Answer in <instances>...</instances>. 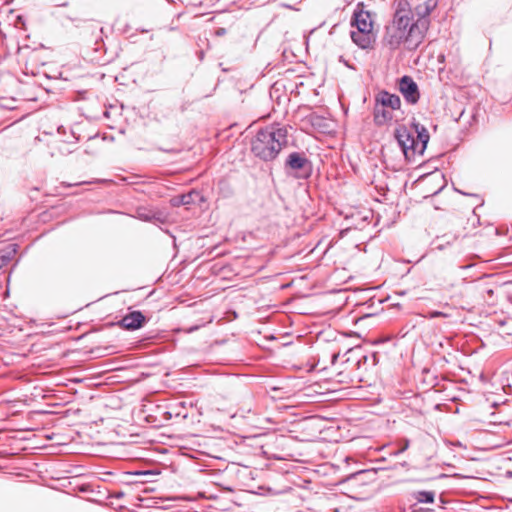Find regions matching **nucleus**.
Returning a JSON list of instances; mask_svg holds the SVG:
<instances>
[{"label": "nucleus", "instance_id": "obj_1", "mask_svg": "<svg viewBox=\"0 0 512 512\" xmlns=\"http://www.w3.org/2000/svg\"><path fill=\"white\" fill-rule=\"evenodd\" d=\"M427 23L424 20H414L412 10L406 0L395 2V12L392 20L385 26L382 42L391 50L405 45L407 49H416L422 42Z\"/></svg>", "mask_w": 512, "mask_h": 512}, {"label": "nucleus", "instance_id": "obj_2", "mask_svg": "<svg viewBox=\"0 0 512 512\" xmlns=\"http://www.w3.org/2000/svg\"><path fill=\"white\" fill-rule=\"evenodd\" d=\"M288 145V129L280 124L259 129L251 139L252 154L265 162L275 160Z\"/></svg>", "mask_w": 512, "mask_h": 512}, {"label": "nucleus", "instance_id": "obj_3", "mask_svg": "<svg viewBox=\"0 0 512 512\" xmlns=\"http://www.w3.org/2000/svg\"><path fill=\"white\" fill-rule=\"evenodd\" d=\"M395 138L407 160L416 155H422L430 139L428 130L424 125L413 120L409 127L401 125L395 129Z\"/></svg>", "mask_w": 512, "mask_h": 512}, {"label": "nucleus", "instance_id": "obj_4", "mask_svg": "<svg viewBox=\"0 0 512 512\" xmlns=\"http://www.w3.org/2000/svg\"><path fill=\"white\" fill-rule=\"evenodd\" d=\"M285 170L297 179H308L313 171L312 162L304 153L292 152L285 161Z\"/></svg>", "mask_w": 512, "mask_h": 512}, {"label": "nucleus", "instance_id": "obj_5", "mask_svg": "<svg viewBox=\"0 0 512 512\" xmlns=\"http://www.w3.org/2000/svg\"><path fill=\"white\" fill-rule=\"evenodd\" d=\"M351 25L355 26L357 30L363 32H370L373 29V21L369 11L364 10V3L359 2L353 12Z\"/></svg>", "mask_w": 512, "mask_h": 512}, {"label": "nucleus", "instance_id": "obj_6", "mask_svg": "<svg viewBox=\"0 0 512 512\" xmlns=\"http://www.w3.org/2000/svg\"><path fill=\"white\" fill-rule=\"evenodd\" d=\"M399 91L405 101L409 104H416L420 99V92L417 83L410 76H403L399 81Z\"/></svg>", "mask_w": 512, "mask_h": 512}, {"label": "nucleus", "instance_id": "obj_7", "mask_svg": "<svg viewBox=\"0 0 512 512\" xmlns=\"http://www.w3.org/2000/svg\"><path fill=\"white\" fill-rule=\"evenodd\" d=\"M145 322L146 317L142 312L135 310L126 314L120 321H118L117 325L123 329L134 331L141 328Z\"/></svg>", "mask_w": 512, "mask_h": 512}, {"label": "nucleus", "instance_id": "obj_8", "mask_svg": "<svg viewBox=\"0 0 512 512\" xmlns=\"http://www.w3.org/2000/svg\"><path fill=\"white\" fill-rule=\"evenodd\" d=\"M376 102L391 110H399L401 107L400 97L396 94H391L388 91H380L376 96Z\"/></svg>", "mask_w": 512, "mask_h": 512}, {"label": "nucleus", "instance_id": "obj_9", "mask_svg": "<svg viewBox=\"0 0 512 512\" xmlns=\"http://www.w3.org/2000/svg\"><path fill=\"white\" fill-rule=\"evenodd\" d=\"M352 41L361 49H368L372 47V44L375 40L372 31L363 32V31H351L350 33Z\"/></svg>", "mask_w": 512, "mask_h": 512}, {"label": "nucleus", "instance_id": "obj_10", "mask_svg": "<svg viewBox=\"0 0 512 512\" xmlns=\"http://www.w3.org/2000/svg\"><path fill=\"white\" fill-rule=\"evenodd\" d=\"M393 110L381 104L375 103L374 107V122L377 126L389 124L393 120Z\"/></svg>", "mask_w": 512, "mask_h": 512}, {"label": "nucleus", "instance_id": "obj_11", "mask_svg": "<svg viewBox=\"0 0 512 512\" xmlns=\"http://www.w3.org/2000/svg\"><path fill=\"white\" fill-rule=\"evenodd\" d=\"M203 197L200 192L196 190H191L188 193L178 195L174 197L171 202L173 206H188L191 204H195L196 202H201Z\"/></svg>", "mask_w": 512, "mask_h": 512}, {"label": "nucleus", "instance_id": "obj_12", "mask_svg": "<svg viewBox=\"0 0 512 512\" xmlns=\"http://www.w3.org/2000/svg\"><path fill=\"white\" fill-rule=\"evenodd\" d=\"M135 217L141 221L145 222H164V219L162 217V214L159 212H156L152 209H149L147 207H138L135 211Z\"/></svg>", "mask_w": 512, "mask_h": 512}, {"label": "nucleus", "instance_id": "obj_13", "mask_svg": "<svg viewBox=\"0 0 512 512\" xmlns=\"http://www.w3.org/2000/svg\"><path fill=\"white\" fill-rule=\"evenodd\" d=\"M436 6H437V0H426L424 3L419 4L416 7V12L419 16L418 20H424L428 24L427 17L436 8Z\"/></svg>", "mask_w": 512, "mask_h": 512}, {"label": "nucleus", "instance_id": "obj_14", "mask_svg": "<svg viewBox=\"0 0 512 512\" xmlns=\"http://www.w3.org/2000/svg\"><path fill=\"white\" fill-rule=\"evenodd\" d=\"M435 492L419 490L411 493V497L417 501V503L431 504L435 501Z\"/></svg>", "mask_w": 512, "mask_h": 512}, {"label": "nucleus", "instance_id": "obj_15", "mask_svg": "<svg viewBox=\"0 0 512 512\" xmlns=\"http://www.w3.org/2000/svg\"><path fill=\"white\" fill-rule=\"evenodd\" d=\"M398 446H399V448L395 451V453H394L395 455H399V454L405 452L409 448V446H410L409 439H406V438L401 439L398 442Z\"/></svg>", "mask_w": 512, "mask_h": 512}, {"label": "nucleus", "instance_id": "obj_16", "mask_svg": "<svg viewBox=\"0 0 512 512\" xmlns=\"http://www.w3.org/2000/svg\"><path fill=\"white\" fill-rule=\"evenodd\" d=\"M425 317L427 319H434V318H438V317L449 318L450 314L443 312V311H428L427 314L425 315Z\"/></svg>", "mask_w": 512, "mask_h": 512}, {"label": "nucleus", "instance_id": "obj_17", "mask_svg": "<svg viewBox=\"0 0 512 512\" xmlns=\"http://www.w3.org/2000/svg\"><path fill=\"white\" fill-rule=\"evenodd\" d=\"M215 34H216L217 36H223V35H225V34H226V29H225V28H222V27H221V28H218V29L216 30Z\"/></svg>", "mask_w": 512, "mask_h": 512}, {"label": "nucleus", "instance_id": "obj_18", "mask_svg": "<svg viewBox=\"0 0 512 512\" xmlns=\"http://www.w3.org/2000/svg\"><path fill=\"white\" fill-rule=\"evenodd\" d=\"M165 29L167 31H170V32L171 31H176L177 30V26L169 25V26L165 27Z\"/></svg>", "mask_w": 512, "mask_h": 512}, {"label": "nucleus", "instance_id": "obj_19", "mask_svg": "<svg viewBox=\"0 0 512 512\" xmlns=\"http://www.w3.org/2000/svg\"><path fill=\"white\" fill-rule=\"evenodd\" d=\"M388 339L389 338H387V339H379V340L376 341V343H383V342L387 341Z\"/></svg>", "mask_w": 512, "mask_h": 512}, {"label": "nucleus", "instance_id": "obj_20", "mask_svg": "<svg viewBox=\"0 0 512 512\" xmlns=\"http://www.w3.org/2000/svg\"><path fill=\"white\" fill-rule=\"evenodd\" d=\"M283 440H284L283 437H276V441H278V442H282Z\"/></svg>", "mask_w": 512, "mask_h": 512}, {"label": "nucleus", "instance_id": "obj_21", "mask_svg": "<svg viewBox=\"0 0 512 512\" xmlns=\"http://www.w3.org/2000/svg\"><path fill=\"white\" fill-rule=\"evenodd\" d=\"M82 184H85V181H82V182L76 183V186H79V185H82Z\"/></svg>", "mask_w": 512, "mask_h": 512}, {"label": "nucleus", "instance_id": "obj_22", "mask_svg": "<svg viewBox=\"0 0 512 512\" xmlns=\"http://www.w3.org/2000/svg\"><path fill=\"white\" fill-rule=\"evenodd\" d=\"M82 184H85V181H82V182L76 183V186H79V185H82Z\"/></svg>", "mask_w": 512, "mask_h": 512}, {"label": "nucleus", "instance_id": "obj_23", "mask_svg": "<svg viewBox=\"0 0 512 512\" xmlns=\"http://www.w3.org/2000/svg\"><path fill=\"white\" fill-rule=\"evenodd\" d=\"M82 184H85V181H82V182L76 183V186H79V185H82Z\"/></svg>", "mask_w": 512, "mask_h": 512}, {"label": "nucleus", "instance_id": "obj_24", "mask_svg": "<svg viewBox=\"0 0 512 512\" xmlns=\"http://www.w3.org/2000/svg\"><path fill=\"white\" fill-rule=\"evenodd\" d=\"M487 293H488V294H493V290H492V289H488V290H487Z\"/></svg>", "mask_w": 512, "mask_h": 512}, {"label": "nucleus", "instance_id": "obj_25", "mask_svg": "<svg viewBox=\"0 0 512 512\" xmlns=\"http://www.w3.org/2000/svg\"><path fill=\"white\" fill-rule=\"evenodd\" d=\"M333 512H339V510H338V509H335V510H333Z\"/></svg>", "mask_w": 512, "mask_h": 512}]
</instances>
